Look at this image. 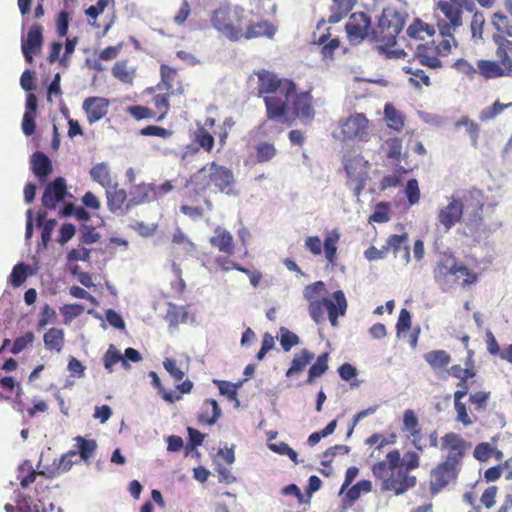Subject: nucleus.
Returning a JSON list of instances; mask_svg holds the SVG:
<instances>
[{
	"label": "nucleus",
	"mask_w": 512,
	"mask_h": 512,
	"mask_svg": "<svg viewBox=\"0 0 512 512\" xmlns=\"http://www.w3.org/2000/svg\"><path fill=\"white\" fill-rule=\"evenodd\" d=\"M258 78L257 94L263 98L266 118L282 124L291 122L289 110L293 119L299 118L310 123L315 117L312 87L298 92L297 84L289 78H280L272 71L261 69L255 72Z\"/></svg>",
	"instance_id": "nucleus-1"
},
{
	"label": "nucleus",
	"mask_w": 512,
	"mask_h": 512,
	"mask_svg": "<svg viewBox=\"0 0 512 512\" xmlns=\"http://www.w3.org/2000/svg\"><path fill=\"white\" fill-rule=\"evenodd\" d=\"M366 444L375 446L369 456L370 461L375 460L370 469L382 492L399 496L416 486L417 479L410 474L420 466V456L416 451H408L402 456L400 450L394 448L380 458L382 449L387 446L386 436L380 433L369 436Z\"/></svg>",
	"instance_id": "nucleus-2"
},
{
	"label": "nucleus",
	"mask_w": 512,
	"mask_h": 512,
	"mask_svg": "<svg viewBox=\"0 0 512 512\" xmlns=\"http://www.w3.org/2000/svg\"><path fill=\"white\" fill-rule=\"evenodd\" d=\"M211 27L218 36L232 43L266 37L272 39L277 28L268 20L254 21L240 4L221 2L209 15Z\"/></svg>",
	"instance_id": "nucleus-3"
},
{
	"label": "nucleus",
	"mask_w": 512,
	"mask_h": 512,
	"mask_svg": "<svg viewBox=\"0 0 512 512\" xmlns=\"http://www.w3.org/2000/svg\"><path fill=\"white\" fill-rule=\"evenodd\" d=\"M433 278L438 286L446 291L456 284L463 288L476 284L478 274L459 262L453 254L444 252L433 269Z\"/></svg>",
	"instance_id": "nucleus-4"
},
{
	"label": "nucleus",
	"mask_w": 512,
	"mask_h": 512,
	"mask_svg": "<svg viewBox=\"0 0 512 512\" xmlns=\"http://www.w3.org/2000/svg\"><path fill=\"white\" fill-rule=\"evenodd\" d=\"M191 181L202 191L210 189L229 196L237 195L232 170L214 161L199 169L193 175Z\"/></svg>",
	"instance_id": "nucleus-5"
},
{
	"label": "nucleus",
	"mask_w": 512,
	"mask_h": 512,
	"mask_svg": "<svg viewBox=\"0 0 512 512\" xmlns=\"http://www.w3.org/2000/svg\"><path fill=\"white\" fill-rule=\"evenodd\" d=\"M476 5L473 0L440 1L436 8L437 28L439 34H450L463 24V11L473 12Z\"/></svg>",
	"instance_id": "nucleus-6"
},
{
	"label": "nucleus",
	"mask_w": 512,
	"mask_h": 512,
	"mask_svg": "<svg viewBox=\"0 0 512 512\" xmlns=\"http://www.w3.org/2000/svg\"><path fill=\"white\" fill-rule=\"evenodd\" d=\"M404 25L405 18L401 12L393 8H385L371 34L377 42H381L386 46H393Z\"/></svg>",
	"instance_id": "nucleus-7"
},
{
	"label": "nucleus",
	"mask_w": 512,
	"mask_h": 512,
	"mask_svg": "<svg viewBox=\"0 0 512 512\" xmlns=\"http://www.w3.org/2000/svg\"><path fill=\"white\" fill-rule=\"evenodd\" d=\"M464 211L466 212L464 223L471 235H476L486 230L482 213L484 208L483 192L475 187L463 191Z\"/></svg>",
	"instance_id": "nucleus-8"
},
{
	"label": "nucleus",
	"mask_w": 512,
	"mask_h": 512,
	"mask_svg": "<svg viewBox=\"0 0 512 512\" xmlns=\"http://www.w3.org/2000/svg\"><path fill=\"white\" fill-rule=\"evenodd\" d=\"M344 169L348 177V185L358 196L365 186L368 175V162L360 155L348 154L343 159Z\"/></svg>",
	"instance_id": "nucleus-9"
},
{
	"label": "nucleus",
	"mask_w": 512,
	"mask_h": 512,
	"mask_svg": "<svg viewBox=\"0 0 512 512\" xmlns=\"http://www.w3.org/2000/svg\"><path fill=\"white\" fill-rule=\"evenodd\" d=\"M345 140L367 142L370 138V122L363 113H354L340 125Z\"/></svg>",
	"instance_id": "nucleus-10"
},
{
	"label": "nucleus",
	"mask_w": 512,
	"mask_h": 512,
	"mask_svg": "<svg viewBox=\"0 0 512 512\" xmlns=\"http://www.w3.org/2000/svg\"><path fill=\"white\" fill-rule=\"evenodd\" d=\"M464 206L463 195L460 198L450 197L447 205L437 213L436 226L445 233L450 231L463 218Z\"/></svg>",
	"instance_id": "nucleus-11"
},
{
	"label": "nucleus",
	"mask_w": 512,
	"mask_h": 512,
	"mask_svg": "<svg viewBox=\"0 0 512 512\" xmlns=\"http://www.w3.org/2000/svg\"><path fill=\"white\" fill-rule=\"evenodd\" d=\"M460 467L442 461L430 473V492L437 494L447 487L451 482L455 481Z\"/></svg>",
	"instance_id": "nucleus-12"
},
{
	"label": "nucleus",
	"mask_w": 512,
	"mask_h": 512,
	"mask_svg": "<svg viewBox=\"0 0 512 512\" xmlns=\"http://www.w3.org/2000/svg\"><path fill=\"white\" fill-rule=\"evenodd\" d=\"M325 24L326 20L324 18L318 21L316 30L313 33V42L320 48V54L324 60H332L335 51L340 48V40L338 37H332L330 28L322 30Z\"/></svg>",
	"instance_id": "nucleus-13"
},
{
	"label": "nucleus",
	"mask_w": 512,
	"mask_h": 512,
	"mask_svg": "<svg viewBox=\"0 0 512 512\" xmlns=\"http://www.w3.org/2000/svg\"><path fill=\"white\" fill-rule=\"evenodd\" d=\"M401 431L405 437L418 451H422L425 442L422 434V427L416 413L412 409H406L403 413Z\"/></svg>",
	"instance_id": "nucleus-14"
},
{
	"label": "nucleus",
	"mask_w": 512,
	"mask_h": 512,
	"mask_svg": "<svg viewBox=\"0 0 512 512\" xmlns=\"http://www.w3.org/2000/svg\"><path fill=\"white\" fill-rule=\"evenodd\" d=\"M442 449L447 451L445 462L460 467L465 455L466 442L454 432L446 433L442 438Z\"/></svg>",
	"instance_id": "nucleus-15"
},
{
	"label": "nucleus",
	"mask_w": 512,
	"mask_h": 512,
	"mask_svg": "<svg viewBox=\"0 0 512 512\" xmlns=\"http://www.w3.org/2000/svg\"><path fill=\"white\" fill-rule=\"evenodd\" d=\"M371 29V19L363 12L353 13L345 25L348 39L351 43H360Z\"/></svg>",
	"instance_id": "nucleus-16"
},
{
	"label": "nucleus",
	"mask_w": 512,
	"mask_h": 512,
	"mask_svg": "<svg viewBox=\"0 0 512 512\" xmlns=\"http://www.w3.org/2000/svg\"><path fill=\"white\" fill-rule=\"evenodd\" d=\"M156 88L171 95H181L185 92V85L177 69L167 64L160 65V81Z\"/></svg>",
	"instance_id": "nucleus-17"
},
{
	"label": "nucleus",
	"mask_w": 512,
	"mask_h": 512,
	"mask_svg": "<svg viewBox=\"0 0 512 512\" xmlns=\"http://www.w3.org/2000/svg\"><path fill=\"white\" fill-rule=\"evenodd\" d=\"M67 194L65 179L58 177L46 185L42 195V205L49 210H54L57 204L65 199Z\"/></svg>",
	"instance_id": "nucleus-18"
},
{
	"label": "nucleus",
	"mask_w": 512,
	"mask_h": 512,
	"mask_svg": "<svg viewBox=\"0 0 512 512\" xmlns=\"http://www.w3.org/2000/svg\"><path fill=\"white\" fill-rule=\"evenodd\" d=\"M468 380H459L457 386L460 388L454 392V409L456 411L455 420L463 426L468 427L477 421L475 415H470L467 411V406L462 399L468 394Z\"/></svg>",
	"instance_id": "nucleus-19"
},
{
	"label": "nucleus",
	"mask_w": 512,
	"mask_h": 512,
	"mask_svg": "<svg viewBox=\"0 0 512 512\" xmlns=\"http://www.w3.org/2000/svg\"><path fill=\"white\" fill-rule=\"evenodd\" d=\"M110 102L107 98L91 96L84 99L82 108L90 125L103 119L109 110Z\"/></svg>",
	"instance_id": "nucleus-20"
},
{
	"label": "nucleus",
	"mask_w": 512,
	"mask_h": 512,
	"mask_svg": "<svg viewBox=\"0 0 512 512\" xmlns=\"http://www.w3.org/2000/svg\"><path fill=\"white\" fill-rule=\"evenodd\" d=\"M43 44V29L41 25L34 24L30 27L27 37L22 38L21 49L26 62L32 63L33 54L41 49Z\"/></svg>",
	"instance_id": "nucleus-21"
},
{
	"label": "nucleus",
	"mask_w": 512,
	"mask_h": 512,
	"mask_svg": "<svg viewBox=\"0 0 512 512\" xmlns=\"http://www.w3.org/2000/svg\"><path fill=\"white\" fill-rule=\"evenodd\" d=\"M492 40L496 46L495 56L497 60L507 73L512 76V40L501 34H493Z\"/></svg>",
	"instance_id": "nucleus-22"
},
{
	"label": "nucleus",
	"mask_w": 512,
	"mask_h": 512,
	"mask_svg": "<svg viewBox=\"0 0 512 512\" xmlns=\"http://www.w3.org/2000/svg\"><path fill=\"white\" fill-rule=\"evenodd\" d=\"M385 246L387 252H393L395 258H400L404 264H408L410 261V246L408 245V234L402 233L392 234L387 240Z\"/></svg>",
	"instance_id": "nucleus-23"
},
{
	"label": "nucleus",
	"mask_w": 512,
	"mask_h": 512,
	"mask_svg": "<svg viewBox=\"0 0 512 512\" xmlns=\"http://www.w3.org/2000/svg\"><path fill=\"white\" fill-rule=\"evenodd\" d=\"M324 301L329 321L332 326H336L338 317L343 316L347 309L345 294L342 290H337L332 294V299L324 298Z\"/></svg>",
	"instance_id": "nucleus-24"
},
{
	"label": "nucleus",
	"mask_w": 512,
	"mask_h": 512,
	"mask_svg": "<svg viewBox=\"0 0 512 512\" xmlns=\"http://www.w3.org/2000/svg\"><path fill=\"white\" fill-rule=\"evenodd\" d=\"M209 243L212 247L217 248L219 252L226 255H233L235 252L233 235L220 226L214 229V235L210 237Z\"/></svg>",
	"instance_id": "nucleus-25"
},
{
	"label": "nucleus",
	"mask_w": 512,
	"mask_h": 512,
	"mask_svg": "<svg viewBox=\"0 0 512 512\" xmlns=\"http://www.w3.org/2000/svg\"><path fill=\"white\" fill-rule=\"evenodd\" d=\"M154 186L151 184L141 183L134 185L129 192V199L125 205V211L151 201L154 196Z\"/></svg>",
	"instance_id": "nucleus-26"
},
{
	"label": "nucleus",
	"mask_w": 512,
	"mask_h": 512,
	"mask_svg": "<svg viewBox=\"0 0 512 512\" xmlns=\"http://www.w3.org/2000/svg\"><path fill=\"white\" fill-rule=\"evenodd\" d=\"M31 169L41 183L46 182L53 170L51 160L41 151H37L32 155Z\"/></svg>",
	"instance_id": "nucleus-27"
},
{
	"label": "nucleus",
	"mask_w": 512,
	"mask_h": 512,
	"mask_svg": "<svg viewBox=\"0 0 512 512\" xmlns=\"http://www.w3.org/2000/svg\"><path fill=\"white\" fill-rule=\"evenodd\" d=\"M416 57L423 66H427L432 69L442 67V62L440 60V57L442 56L438 54L434 47V43L419 45Z\"/></svg>",
	"instance_id": "nucleus-28"
},
{
	"label": "nucleus",
	"mask_w": 512,
	"mask_h": 512,
	"mask_svg": "<svg viewBox=\"0 0 512 512\" xmlns=\"http://www.w3.org/2000/svg\"><path fill=\"white\" fill-rule=\"evenodd\" d=\"M477 73L486 80L510 76L498 60H478Z\"/></svg>",
	"instance_id": "nucleus-29"
},
{
	"label": "nucleus",
	"mask_w": 512,
	"mask_h": 512,
	"mask_svg": "<svg viewBox=\"0 0 512 512\" xmlns=\"http://www.w3.org/2000/svg\"><path fill=\"white\" fill-rule=\"evenodd\" d=\"M315 355L310 350L304 348L296 353L292 359L291 365L285 373V376L291 378L304 371L306 366L314 359Z\"/></svg>",
	"instance_id": "nucleus-30"
},
{
	"label": "nucleus",
	"mask_w": 512,
	"mask_h": 512,
	"mask_svg": "<svg viewBox=\"0 0 512 512\" xmlns=\"http://www.w3.org/2000/svg\"><path fill=\"white\" fill-rule=\"evenodd\" d=\"M107 207L110 212L123 211V205L127 202V193L117 185L106 188Z\"/></svg>",
	"instance_id": "nucleus-31"
},
{
	"label": "nucleus",
	"mask_w": 512,
	"mask_h": 512,
	"mask_svg": "<svg viewBox=\"0 0 512 512\" xmlns=\"http://www.w3.org/2000/svg\"><path fill=\"white\" fill-rule=\"evenodd\" d=\"M45 348L57 353L61 352L65 342V333L61 328L52 327L43 335Z\"/></svg>",
	"instance_id": "nucleus-32"
},
{
	"label": "nucleus",
	"mask_w": 512,
	"mask_h": 512,
	"mask_svg": "<svg viewBox=\"0 0 512 512\" xmlns=\"http://www.w3.org/2000/svg\"><path fill=\"white\" fill-rule=\"evenodd\" d=\"M356 1L357 0H333L328 22L335 24L341 21L356 4Z\"/></svg>",
	"instance_id": "nucleus-33"
},
{
	"label": "nucleus",
	"mask_w": 512,
	"mask_h": 512,
	"mask_svg": "<svg viewBox=\"0 0 512 512\" xmlns=\"http://www.w3.org/2000/svg\"><path fill=\"white\" fill-rule=\"evenodd\" d=\"M221 415V409L215 399H206L202 411L198 415V421L208 425L214 424Z\"/></svg>",
	"instance_id": "nucleus-34"
},
{
	"label": "nucleus",
	"mask_w": 512,
	"mask_h": 512,
	"mask_svg": "<svg viewBox=\"0 0 512 512\" xmlns=\"http://www.w3.org/2000/svg\"><path fill=\"white\" fill-rule=\"evenodd\" d=\"M340 235L337 230L330 231L323 242V249L327 262L334 266L337 261V244L339 242Z\"/></svg>",
	"instance_id": "nucleus-35"
},
{
	"label": "nucleus",
	"mask_w": 512,
	"mask_h": 512,
	"mask_svg": "<svg viewBox=\"0 0 512 512\" xmlns=\"http://www.w3.org/2000/svg\"><path fill=\"white\" fill-rule=\"evenodd\" d=\"M329 354L327 352L320 354L316 361L310 366L306 379L307 384H312L328 370Z\"/></svg>",
	"instance_id": "nucleus-36"
},
{
	"label": "nucleus",
	"mask_w": 512,
	"mask_h": 512,
	"mask_svg": "<svg viewBox=\"0 0 512 512\" xmlns=\"http://www.w3.org/2000/svg\"><path fill=\"white\" fill-rule=\"evenodd\" d=\"M491 23L496 29V34L505 37H512V15L508 16L503 12H495L491 17Z\"/></svg>",
	"instance_id": "nucleus-37"
},
{
	"label": "nucleus",
	"mask_w": 512,
	"mask_h": 512,
	"mask_svg": "<svg viewBox=\"0 0 512 512\" xmlns=\"http://www.w3.org/2000/svg\"><path fill=\"white\" fill-rule=\"evenodd\" d=\"M435 33L434 26L423 22L420 19H415L407 28V34L414 39L424 40Z\"/></svg>",
	"instance_id": "nucleus-38"
},
{
	"label": "nucleus",
	"mask_w": 512,
	"mask_h": 512,
	"mask_svg": "<svg viewBox=\"0 0 512 512\" xmlns=\"http://www.w3.org/2000/svg\"><path fill=\"white\" fill-rule=\"evenodd\" d=\"M57 224L55 219H46L45 211H38L37 213V226L42 228L41 241L46 248L51 241L52 232Z\"/></svg>",
	"instance_id": "nucleus-39"
},
{
	"label": "nucleus",
	"mask_w": 512,
	"mask_h": 512,
	"mask_svg": "<svg viewBox=\"0 0 512 512\" xmlns=\"http://www.w3.org/2000/svg\"><path fill=\"white\" fill-rule=\"evenodd\" d=\"M90 176L93 181L104 188H110L112 185L111 173L106 163H98L93 166L90 170Z\"/></svg>",
	"instance_id": "nucleus-40"
},
{
	"label": "nucleus",
	"mask_w": 512,
	"mask_h": 512,
	"mask_svg": "<svg viewBox=\"0 0 512 512\" xmlns=\"http://www.w3.org/2000/svg\"><path fill=\"white\" fill-rule=\"evenodd\" d=\"M402 71L410 75L409 82L415 88L420 89L422 86H430L431 81L426 72L419 68H414L411 65L404 66Z\"/></svg>",
	"instance_id": "nucleus-41"
},
{
	"label": "nucleus",
	"mask_w": 512,
	"mask_h": 512,
	"mask_svg": "<svg viewBox=\"0 0 512 512\" xmlns=\"http://www.w3.org/2000/svg\"><path fill=\"white\" fill-rule=\"evenodd\" d=\"M37 475H44L43 472H37L33 469L29 461H25L18 468L17 479L23 489L29 487L36 481Z\"/></svg>",
	"instance_id": "nucleus-42"
},
{
	"label": "nucleus",
	"mask_w": 512,
	"mask_h": 512,
	"mask_svg": "<svg viewBox=\"0 0 512 512\" xmlns=\"http://www.w3.org/2000/svg\"><path fill=\"white\" fill-rule=\"evenodd\" d=\"M424 359L433 369L445 368L451 361L450 355L445 350L430 351L424 355Z\"/></svg>",
	"instance_id": "nucleus-43"
},
{
	"label": "nucleus",
	"mask_w": 512,
	"mask_h": 512,
	"mask_svg": "<svg viewBox=\"0 0 512 512\" xmlns=\"http://www.w3.org/2000/svg\"><path fill=\"white\" fill-rule=\"evenodd\" d=\"M277 155L274 143L262 141L255 146V157L258 163L271 161Z\"/></svg>",
	"instance_id": "nucleus-44"
},
{
	"label": "nucleus",
	"mask_w": 512,
	"mask_h": 512,
	"mask_svg": "<svg viewBox=\"0 0 512 512\" xmlns=\"http://www.w3.org/2000/svg\"><path fill=\"white\" fill-rule=\"evenodd\" d=\"M77 454L80 458L87 462L94 454L97 449V443L95 440H87L82 436L75 437Z\"/></svg>",
	"instance_id": "nucleus-45"
},
{
	"label": "nucleus",
	"mask_w": 512,
	"mask_h": 512,
	"mask_svg": "<svg viewBox=\"0 0 512 512\" xmlns=\"http://www.w3.org/2000/svg\"><path fill=\"white\" fill-rule=\"evenodd\" d=\"M112 75L123 83H131L134 78V72L128 67L127 60H121L112 67Z\"/></svg>",
	"instance_id": "nucleus-46"
},
{
	"label": "nucleus",
	"mask_w": 512,
	"mask_h": 512,
	"mask_svg": "<svg viewBox=\"0 0 512 512\" xmlns=\"http://www.w3.org/2000/svg\"><path fill=\"white\" fill-rule=\"evenodd\" d=\"M149 377L152 379V385L158 390L161 397L168 403H174L181 400V395L173 391H166L161 383L158 374L155 371L149 372Z\"/></svg>",
	"instance_id": "nucleus-47"
},
{
	"label": "nucleus",
	"mask_w": 512,
	"mask_h": 512,
	"mask_svg": "<svg viewBox=\"0 0 512 512\" xmlns=\"http://www.w3.org/2000/svg\"><path fill=\"white\" fill-rule=\"evenodd\" d=\"M387 126L394 130H401L404 126V118L392 105L387 104L384 109Z\"/></svg>",
	"instance_id": "nucleus-48"
},
{
	"label": "nucleus",
	"mask_w": 512,
	"mask_h": 512,
	"mask_svg": "<svg viewBox=\"0 0 512 512\" xmlns=\"http://www.w3.org/2000/svg\"><path fill=\"white\" fill-rule=\"evenodd\" d=\"M440 36V41L436 42L435 40H433L431 43H434V47L437 50L438 54L444 57L451 53L452 46H456L457 41L455 40L454 33L440 34Z\"/></svg>",
	"instance_id": "nucleus-49"
},
{
	"label": "nucleus",
	"mask_w": 512,
	"mask_h": 512,
	"mask_svg": "<svg viewBox=\"0 0 512 512\" xmlns=\"http://www.w3.org/2000/svg\"><path fill=\"white\" fill-rule=\"evenodd\" d=\"M195 142L206 152L210 153L214 147V137L205 127H198L195 131Z\"/></svg>",
	"instance_id": "nucleus-50"
},
{
	"label": "nucleus",
	"mask_w": 512,
	"mask_h": 512,
	"mask_svg": "<svg viewBox=\"0 0 512 512\" xmlns=\"http://www.w3.org/2000/svg\"><path fill=\"white\" fill-rule=\"evenodd\" d=\"M472 13L473 16L470 22L472 38L475 40H481L483 38L485 18L483 13L477 11V9H475Z\"/></svg>",
	"instance_id": "nucleus-51"
},
{
	"label": "nucleus",
	"mask_w": 512,
	"mask_h": 512,
	"mask_svg": "<svg viewBox=\"0 0 512 512\" xmlns=\"http://www.w3.org/2000/svg\"><path fill=\"white\" fill-rule=\"evenodd\" d=\"M491 393L489 391H478L470 394L468 402L477 412L485 411L488 406Z\"/></svg>",
	"instance_id": "nucleus-52"
},
{
	"label": "nucleus",
	"mask_w": 512,
	"mask_h": 512,
	"mask_svg": "<svg viewBox=\"0 0 512 512\" xmlns=\"http://www.w3.org/2000/svg\"><path fill=\"white\" fill-rule=\"evenodd\" d=\"M456 125L464 126L466 128V132L468 133V135L471 138L472 145L476 147L478 144L479 133H480V127H479L478 123L469 119V117H467V116H463L457 121Z\"/></svg>",
	"instance_id": "nucleus-53"
},
{
	"label": "nucleus",
	"mask_w": 512,
	"mask_h": 512,
	"mask_svg": "<svg viewBox=\"0 0 512 512\" xmlns=\"http://www.w3.org/2000/svg\"><path fill=\"white\" fill-rule=\"evenodd\" d=\"M29 266L23 262L14 266L10 274V283L13 287L21 286L28 277Z\"/></svg>",
	"instance_id": "nucleus-54"
},
{
	"label": "nucleus",
	"mask_w": 512,
	"mask_h": 512,
	"mask_svg": "<svg viewBox=\"0 0 512 512\" xmlns=\"http://www.w3.org/2000/svg\"><path fill=\"white\" fill-rule=\"evenodd\" d=\"M326 289L323 281H316L305 287L303 291L304 298L310 303L311 301L320 300L319 297L324 293Z\"/></svg>",
	"instance_id": "nucleus-55"
},
{
	"label": "nucleus",
	"mask_w": 512,
	"mask_h": 512,
	"mask_svg": "<svg viewBox=\"0 0 512 512\" xmlns=\"http://www.w3.org/2000/svg\"><path fill=\"white\" fill-rule=\"evenodd\" d=\"M300 343L299 337L285 327L280 328V344L284 351L288 352L292 347Z\"/></svg>",
	"instance_id": "nucleus-56"
},
{
	"label": "nucleus",
	"mask_w": 512,
	"mask_h": 512,
	"mask_svg": "<svg viewBox=\"0 0 512 512\" xmlns=\"http://www.w3.org/2000/svg\"><path fill=\"white\" fill-rule=\"evenodd\" d=\"M386 156L389 159L399 161L402 152V141L400 138H389L385 141Z\"/></svg>",
	"instance_id": "nucleus-57"
},
{
	"label": "nucleus",
	"mask_w": 512,
	"mask_h": 512,
	"mask_svg": "<svg viewBox=\"0 0 512 512\" xmlns=\"http://www.w3.org/2000/svg\"><path fill=\"white\" fill-rule=\"evenodd\" d=\"M169 95L170 94H168V92L166 94H157L152 99L154 107L159 112L157 121L163 120L166 117V115L168 114V111L170 108V103H169V99H168Z\"/></svg>",
	"instance_id": "nucleus-58"
},
{
	"label": "nucleus",
	"mask_w": 512,
	"mask_h": 512,
	"mask_svg": "<svg viewBox=\"0 0 512 512\" xmlns=\"http://www.w3.org/2000/svg\"><path fill=\"white\" fill-rule=\"evenodd\" d=\"M511 105H512L511 103L510 104H502L497 100L492 105L484 108L480 112L479 118L481 121L491 120V119L495 118L497 115H499L500 113H502L505 108H507Z\"/></svg>",
	"instance_id": "nucleus-59"
},
{
	"label": "nucleus",
	"mask_w": 512,
	"mask_h": 512,
	"mask_svg": "<svg viewBox=\"0 0 512 512\" xmlns=\"http://www.w3.org/2000/svg\"><path fill=\"white\" fill-rule=\"evenodd\" d=\"M104 366L107 370L112 371V368L119 361H122L123 365H126V360L122 357L120 352L111 345L103 357Z\"/></svg>",
	"instance_id": "nucleus-60"
},
{
	"label": "nucleus",
	"mask_w": 512,
	"mask_h": 512,
	"mask_svg": "<svg viewBox=\"0 0 512 512\" xmlns=\"http://www.w3.org/2000/svg\"><path fill=\"white\" fill-rule=\"evenodd\" d=\"M35 336L33 332L28 331L24 335L16 338L13 342L11 353L16 355L26 349L29 345L33 343Z\"/></svg>",
	"instance_id": "nucleus-61"
},
{
	"label": "nucleus",
	"mask_w": 512,
	"mask_h": 512,
	"mask_svg": "<svg viewBox=\"0 0 512 512\" xmlns=\"http://www.w3.org/2000/svg\"><path fill=\"white\" fill-rule=\"evenodd\" d=\"M497 495H498V487L496 485L488 486L483 491V493L480 497V502L485 508L491 509L496 504Z\"/></svg>",
	"instance_id": "nucleus-62"
},
{
	"label": "nucleus",
	"mask_w": 512,
	"mask_h": 512,
	"mask_svg": "<svg viewBox=\"0 0 512 512\" xmlns=\"http://www.w3.org/2000/svg\"><path fill=\"white\" fill-rule=\"evenodd\" d=\"M309 314L311 318L316 322L320 323L324 320L325 301L324 298L320 300L311 301L309 303Z\"/></svg>",
	"instance_id": "nucleus-63"
},
{
	"label": "nucleus",
	"mask_w": 512,
	"mask_h": 512,
	"mask_svg": "<svg viewBox=\"0 0 512 512\" xmlns=\"http://www.w3.org/2000/svg\"><path fill=\"white\" fill-rule=\"evenodd\" d=\"M390 219L389 216V205L387 203L381 202L376 206L373 214L370 215L369 221L376 223H384Z\"/></svg>",
	"instance_id": "nucleus-64"
}]
</instances>
